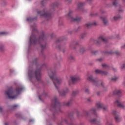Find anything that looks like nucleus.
<instances>
[{"mask_svg": "<svg viewBox=\"0 0 125 125\" xmlns=\"http://www.w3.org/2000/svg\"><path fill=\"white\" fill-rule=\"evenodd\" d=\"M87 81L91 82L93 84L96 85V86H99L101 85L103 87H104V83L101 81H99L97 78L93 79L92 76H90L87 78Z\"/></svg>", "mask_w": 125, "mask_h": 125, "instance_id": "7", "label": "nucleus"}, {"mask_svg": "<svg viewBox=\"0 0 125 125\" xmlns=\"http://www.w3.org/2000/svg\"><path fill=\"white\" fill-rule=\"evenodd\" d=\"M37 13L40 15V16H43V17L46 18L47 20L51 19V18L52 17L51 14L49 13L48 12H46V9H44L43 11H38Z\"/></svg>", "mask_w": 125, "mask_h": 125, "instance_id": "8", "label": "nucleus"}, {"mask_svg": "<svg viewBox=\"0 0 125 125\" xmlns=\"http://www.w3.org/2000/svg\"><path fill=\"white\" fill-rule=\"evenodd\" d=\"M10 72L11 73H13V72H14V70H13V69H10Z\"/></svg>", "mask_w": 125, "mask_h": 125, "instance_id": "44", "label": "nucleus"}, {"mask_svg": "<svg viewBox=\"0 0 125 125\" xmlns=\"http://www.w3.org/2000/svg\"><path fill=\"white\" fill-rule=\"evenodd\" d=\"M97 25V23L96 22L91 23V22H88L85 24V27L86 28H90V27H92V26H96Z\"/></svg>", "mask_w": 125, "mask_h": 125, "instance_id": "17", "label": "nucleus"}, {"mask_svg": "<svg viewBox=\"0 0 125 125\" xmlns=\"http://www.w3.org/2000/svg\"><path fill=\"white\" fill-rule=\"evenodd\" d=\"M87 0V1H92V0Z\"/></svg>", "mask_w": 125, "mask_h": 125, "instance_id": "51", "label": "nucleus"}, {"mask_svg": "<svg viewBox=\"0 0 125 125\" xmlns=\"http://www.w3.org/2000/svg\"><path fill=\"white\" fill-rule=\"evenodd\" d=\"M37 62H38V59L37 58L35 59L32 62L33 65H34V64H35V65H37Z\"/></svg>", "mask_w": 125, "mask_h": 125, "instance_id": "29", "label": "nucleus"}, {"mask_svg": "<svg viewBox=\"0 0 125 125\" xmlns=\"http://www.w3.org/2000/svg\"><path fill=\"white\" fill-rule=\"evenodd\" d=\"M31 28H32L33 31L32 35L30 37L29 45L39 43V44L41 45L42 50L45 49L46 46V44L45 43L46 36L44 35V33L43 32H42V36L37 40V35H39V31H38V29H37V24H36V23H34V25H32Z\"/></svg>", "mask_w": 125, "mask_h": 125, "instance_id": "1", "label": "nucleus"}, {"mask_svg": "<svg viewBox=\"0 0 125 125\" xmlns=\"http://www.w3.org/2000/svg\"><path fill=\"white\" fill-rule=\"evenodd\" d=\"M119 1H120V0H114L113 1V5L116 6L117 4L119 3Z\"/></svg>", "mask_w": 125, "mask_h": 125, "instance_id": "26", "label": "nucleus"}, {"mask_svg": "<svg viewBox=\"0 0 125 125\" xmlns=\"http://www.w3.org/2000/svg\"><path fill=\"white\" fill-rule=\"evenodd\" d=\"M58 48H59V49H60V50H62L63 52H64V49H62V48H63V46H62V45L59 46Z\"/></svg>", "mask_w": 125, "mask_h": 125, "instance_id": "30", "label": "nucleus"}, {"mask_svg": "<svg viewBox=\"0 0 125 125\" xmlns=\"http://www.w3.org/2000/svg\"><path fill=\"white\" fill-rule=\"evenodd\" d=\"M61 104L58 102L57 101V98L55 97L53 100H52L51 107H52L53 110H54V112L53 113V116L57 114L58 112H60L62 113V111L60 108Z\"/></svg>", "mask_w": 125, "mask_h": 125, "instance_id": "6", "label": "nucleus"}, {"mask_svg": "<svg viewBox=\"0 0 125 125\" xmlns=\"http://www.w3.org/2000/svg\"><path fill=\"white\" fill-rule=\"evenodd\" d=\"M118 80V77H113L111 78V81H114V82H116Z\"/></svg>", "mask_w": 125, "mask_h": 125, "instance_id": "34", "label": "nucleus"}, {"mask_svg": "<svg viewBox=\"0 0 125 125\" xmlns=\"http://www.w3.org/2000/svg\"><path fill=\"white\" fill-rule=\"evenodd\" d=\"M71 59H74V57L71 56Z\"/></svg>", "mask_w": 125, "mask_h": 125, "instance_id": "53", "label": "nucleus"}, {"mask_svg": "<svg viewBox=\"0 0 125 125\" xmlns=\"http://www.w3.org/2000/svg\"><path fill=\"white\" fill-rule=\"evenodd\" d=\"M29 122L31 123V122H34L33 120H30Z\"/></svg>", "mask_w": 125, "mask_h": 125, "instance_id": "50", "label": "nucleus"}, {"mask_svg": "<svg viewBox=\"0 0 125 125\" xmlns=\"http://www.w3.org/2000/svg\"><path fill=\"white\" fill-rule=\"evenodd\" d=\"M28 75L30 80L32 79H34L36 78L37 81H40L41 80V69L37 68L36 71L34 72V69L33 68L29 66V70L28 72Z\"/></svg>", "mask_w": 125, "mask_h": 125, "instance_id": "5", "label": "nucleus"}, {"mask_svg": "<svg viewBox=\"0 0 125 125\" xmlns=\"http://www.w3.org/2000/svg\"><path fill=\"white\" fill-rule=\"evenodd\" d=\"M85 92L86 93H89V89H86L85 90Z\"/></svg>", "mask_w": 125, "mask_h": 125, "instance_id": "41", "label": "nucleus"}, {"mask_svg": "<svg viewBox=\"0 0 125 125\" xmlns=\"http://www.w3.org/2000/svg\"><path fill=\"white\" fill-rule=\"evenodd\" d=\"M48 74L51 80L53 82L56 88L58 90L59 89V85L62 83L61 78L57 77L56 72L55 71H52L51 69L48 70Z\"/></svg>", "mask_w": 125, "mask_h": 125, "instance_id": "3", "label": "nucleus"}, {"mask_svg": "<svg viewBox=\"0 0 125 125\" xmlns=\"http://www.w3.org/2000/svg\"><path fill=\"white\" fill-rule=\"evenodd\" d=\"M32 20H34V19H32L31 18H28L27 19V21H32Z\"/></svg>", "mask_w": 125, "mask_h": 125, "instance_id": "39", "label": "nucleus"}, {"mask_svg": "<svg viewBox=\"0 0 125 125\" xmlns=\"http://www.w3.org/2000/svg\"><path fill=\"white\" fill-rule=\"evenodd\" d=\"M95 72H96V73H97V74H101L102 75H106L107 74V73L106 72L100 70H96Z\"/></svg>", "mask_w": 125, "mask_h": 125, "instance_id": "20", "label": "nucleus"}, {"mask_svg": "<svg viewBox=\"0 0 125 125\" xmlns=\"http://www.w3.org/2000/svg\"><path fill=\"white\" fill-rule=\"evenodd\" d=\"M87 101H88V102H89L91 101V100L90 99H88Z\"/></svg>", "mask_w": 125, "mask_h": 125, "instance_id": "48", "label": "nucleus"}, {"mask_svg": "<svg viewBox=\"0 0 125 125\" xmlns=\"http://www.w3.org/2000/svg\"><path fill=\"white\" fill-rule=\"evenodd\" d=\"M7 35V33L6 32H0V37H1V36H6Z\"/></svg>", "mask_w": 125, "mask_h": 125, "instance_id": "27", "label": "nucleus"}, {"mask_svg": "<svg viewBox=\"0 0 125 125\" xmlns=\"http://www.w3.org/2000/svg\"><path fill=\"white\" fill-rule=\"evenodd\" d=\"M102 67H103V68H105V69H109V66H108L107 65L105 64H103L102 65Z\"/></svg>", "mask_w": 125, "mask_h": 125, "instance_id": "28", "label": "nucleus"}, {"mask_svg": "<svg viewBox=\"0 0 125 125\" xmlns=\"http://www.w3.org/2000/svg\"><path fill=\"white\" fill-rule=\"evenodd\" d=\"M97 94L98 96H99V95H100V92H98Z\"/></svg>", "mask_w": 125, "mask_h": 125, "instance_id": "47", "label": "nucleus"}, {"mask_svg": "<svg viewBox=\"0 0 125 125\" xmlns=\"http://www.w3.org/2000/svg\"><path fill=\"white\" fill-rule=\"evenodd\" d=\"M42 53V50L41 51Z\"/></svg>", "mask_w": 125, "mask_h": 125, "instance_id": "58", "label": "nucleus"}, {"mask_svg": "<svg viewBox=\"0 0 125 125\" xmlns=\"http://www.w3.org/2000/svg\"><path fill=\"white\" fill-rule=\"evenodd\" d=\"M72 104V101H69L67 103L64 104L66 106H70Z\"/></svg>", "mask_w": 125, "mask_h": 125, "instance_id": "31", "label": "nucleus"}, {"mask_svg": "<svg viewBox=\"0 0 125 125\" xmlns=\"http://www.w3.org/2000/svg\"><path fill=\"white\" fill-rule=\"evenodd\" d=\"M68 88H65V90H62L61 91H59V93L61 96H65L66 95V93L68 92Z\"/></svg>", "mask_w": 125, "mask_h": 125, "instance_id": "15", "label": "nucleus"}, {"mask_svg": "<svg viewBox=\"0 0 125 125\" xmlns=\"http://www.w3.org/2000/svg\"><path fill=\"white\" fill-rule=\"evenodd\" d=\"M96 106L98 110L102 109L103 108L104 111H107V106H103V104L101 103V102L97 103L96 104Z\"/></svg>", "mask_w": 125, "mask_h": 125, "instance_id": "12", "label": "nucleus"}, {"mask_svg": "<svg viewBox=\"0 0 125 125\" xmlns=\"http://www.w3.org/2000/svg\"><path fill=\"white\" fill-rule=\"evenodd\" d=\"M55 6H57V4H54V5H53V7H55Z\"/></svg>", "mask_w": 125, "mask_h": 125, "instance_id": "49", "label": "nucleus"}, {"mask_svg": "<svg viewBox=\"0 0 125 125\" xmlns=\"http://www.w3.org/2000/svg\"><path fill=\"white\" fill-rule=\"evenodd\" d=\"M101 19H102L103 22H104V25H107V24H108V20H107V19H106V18H104V17H101Z\"/></svg>", "mask_w": 125, "mask_h": 125, "instance_id": "22", "label": "nucleus"}, {"mask_svg": "<svg viewBox=\"0 0 125 125\" xmlns=\"http://www.w3.org/2000/svg\"><path fill=\"white\" fill-rule=\"evenodd\" d=\"M84 4L83 2H79L78 5V10H79V11H81V10H82V11H83Z\"/></svg>", "mask_w": 125, "mask_h": 125, "instance_id": "18", "label": "nucleus"}, {"mask_svg": "<svg viewBox=\"0 0 125 125\" xmlns=\"http://www.w3.org/2000/svg\"><path fill=\"white\" fill-rule=\"evenodd\" d=\"M112 114L114 116V119L116 123H120V122L122 121V117L119 112H117L116 110H114L112 112Z\"/></svg>", "mask_w": 125, "mask_h": 125, "instance_id": "11", "label": "nucleus"}, {"mask_svg": "<svg viewBox=\"0 0 125 125\" xmlns=\"http://www.w3.org/2000/svg\"><path fill=\"white\" fill-rule=\"evenodd\" d=\"M23 89H24V87L21 86L17 87L15 90H13L12 87H10L5 92V94L9 99H15L21 93V91Z\"/></svg>", "mask_w": 125, "mask_h": 125, "instance_id": "2", "label": "nucleus"}, {"mask_svg": "<svg viewBox=\"0 0 125 125\" xmlns=\"http://www.w3.org/2000/svg\"><path fill=\"white\" fill-rule=\"evenodd\" d=\"M61 41H62V39H59L57 40L56 43H58V42H61Z\"/></svg>", "mask_w": 125, "mask_h": 125, "instance_id": "37", "label": "nucleus"}, {"mask_svg": "<svg viewBox=\"0 0 125 125\" xmlns=\"http://www.w3.org/2000/svg\"><path fill=\"white\" fill-rule=\"evenodd\" d=\"M72 15H73V11L70 10L69 11V13L66 16V17L68 19H70L71 21L73 22H77V23L80 22V21L82 20V17H76V18H74L72 16Z\"/></svg>", "mask_w": 125, "mask_h": 125, "instance_id": "9", "label": "nucleus"}, {"mask_svg": "<svg viewBox=\"0 0 125 125\" xmlns=\"http://www.w3.org/2000/svg\"><path fill=\"white\" fill-rule=\"evenodd\" d=\"M114 71H116V69L114 68L113 69Z\"/></svg>", "mask_w": 125, "mask_h": 125, "instance_id": "56", "label": "nucleus"}, {"mask_svg": "<svg viewBox=\"0 0 125 125\" xmlns=\"http://www.w3.org/2000/svg\"><path fill=\"white\" fill-rule=\"evenodd\" d=\"M71 80L72 83H76L77 82H79V81L80 80V77L73 76L71 78Z\"/></svg>", "mask_w": 125, "mask_h": 125, "instance_id": "14", "label": "nucleus"}, {"mask_svg": "<svg viewBox=\"0 0 125 125\" xmlns=\"http://www.w3.org/2000/svg\"><path fill=\"white\" fill-rule=\"evenodd\" d=\"M68 84H69V85H71V83H70V82H68Z\"/></svg>", "mask_w": 125, "mask_h": 125, "instance_id": "55", "label": "nucleus"}, {"mask_svg": "<svg viewBox=\"0 0 125 125\" xmlns=\"http://www.w3.org/2000/svg\"><path fill=\"white\" fill-rule=\"evenodd\" d=\"M91 53H92L93 54H94V55H95L96 54V53H97V51H91Z\"/></svg>", "mask_w": 125, "mask_h": 125, "instance_id": "40", "label": "nucleus"}, {"mask_svg": "<svg viewBox=\"0 0 125 125\" xmlns=\"http://www.w3.org/2000/svg\"><path fill=\"white\" fill-rule=\"evenodd\" d=\"M5 125H7V123H5Z\"/></svg>", "mask_w": 125, "mask_h": 125, "instance_id": "57", "label": "nucleus"}, {"mask_svg": "<svg viewBox=\"0 0 125 125\" xmlns=\"http://www.w3.org/2000/svg\"><path fill=\"white\" fill-rule=\"evenodd\" d=\"M66 2H67V3H71V2L72 1V0H64Z\"/></svg>", "mask_w": 125, "mask_h": 125, "instance_id": "38", "label": "nucleus"}, {"mask_svg": "<svg viewBox=\"0 0 125 125\" xmlns=\"http://www.w3.org/2000/svg\"><path fill=\"white\" fill-rule=\"evenodd\" d=\"M123 1H125V0H123Z\"/></svg>", "mask_w": 125, "mask_h": 125, "instance_id": "59", "label": "nucleus"}, {"mask_svg": "<svg viewBox=\"0 0 125 125\" xmlns=\"http://www.w3.org/2000/svg\"><path fill=\"white\" fill-rule=\"evenodd\" d=\"M116 54H119V53L118 52H115Z\"/></svg>", "mask_w": 125, "mask_h": 125, "instance_id": "54", "label": "nucleus"}, {"mask_svg": "<svg viewBox=\"0 0 125 125\" xmlns=\"http://www.w3.org/2000/svg\"><path fill=\"white\" fill-rule=\"evenodd\" d=\"M93 42L96 44H100L101 42H104V43H106V42H108V40H107L106 38H104L102 36H101L99 37L98 40H94Z\"/></svg>", "mask_w": 125, "mask_h": 125, "instance_id": "10", "label": "nucleus"}, {"mask_svg": "<svg viewBox=\"0 0 125 125\" xmlns=\"http://www.w3.org/2000/svg\"><path fill=\"white\" fill-rule=\"evenodd\" d=\"M121 69H125V64H123V65L121 67Z\"/></svg>", "mask_w": 125, "mask_h": 125, "instance_id": "42", "label": "nucleus"}, {"mask_svg": "<svg viewBox=\"0 0 125 125\" xmlns=\"http://www.w3.org/2000/svg\"><path fill=\"white\" fill-rule=\"evenodd\" d=\"M2 112V107L0 106V113H1Z\"/></svg>", "mask_w": 125, "mask_h": 125, "instance_id": "43", "label": "nucleus"}, {"mask_svg": "<svg viewBox=\"0 0 125 125\" xmlns=\"http://www.w3.org/2000/svg\"><path fill=\"white\" fill-rule=\"evenodd\" d=\"M18 106V104H15L12 106V109H15V108H17Z\"/></svg>", "mask_w": 125, "mask_h": 125, "instance_id": "35", "label": "nucleus"}, {"mask_svg": "<svg viewBox=\"0 0 125 125\" xmlns=\"http://www.w3.org/2000/svg\"><path fill=\"white\" fill-rule=\"evenodd\" d=\"M84 50H85V49H84V47L81 46L80 47V52H81V53H83Z\"/></svg>", "mask_w": 125, "mask_h": 125, "instance_id": "23", "label": "nucleus"}, {"mask_svg": "<svg viewBox=\"0 0 125 125\" xmlns=\"http://www.w3.org/2000/svg\"><path fill=\"white\" fill-rule=\"evenodd\" d=\"M125 47V44L122 47V48H124Z\"/></svg>", "mask_w": 125, "mask_h": 125, "instance_id": "52", "label": "nucleus"}, {"mask_svg": "<svg viewBox=\"0 0 125 125\" xmlns=\"http://www.w3.org/2000/svg\"><path fill=\"white\" fill-rule=\"evenodd\" d=\"M0 50H1V51H3V50H4V46L0 45Z\"/></svg>", "mask_w": 125, "mask_h": 125, "instance_id": "33", "label": "nucleus"}, {"mask_svg": "<svg viewBox=\"0 0 125 125\" xmlns=\"http://www.w3.org/2000/svg\"><path fill=\"white\" fill-rule=\"evenodd\" d=\"M78 113H79V111H78Z\"/></svg>", "mask_w": 125, "mask_h": 125, "instance_id": "61", "label": "nucleus"}, {"mask_svg": "<svg viewBox=\"0 0 125 125\" xmlns=\"http://www.w3.org/2000/svg\"><path fill=\"white\" fill-rule=\"evenodd\" d=\"M113 94H115V95L121 96L122 94V92H121V90H115L113 91Z\"/></svg>", "mask_w": 125, "mask_h": 125, "instance_id": "21", "label": "nucleus"}, {"mask_svg": "<svg viewBox=\"0 0 125 125\" xmlns=\"http://www.w3.org/2000/svg\"><path fill=\"white\" fill-rule=\"evenodd\" d=\"M122 18V17H121V16H115L114 17V21H117V20H119V19Z\"/></svg>", "mask_w": 125, "mask_h": 125, "instance_id": "24", "label": "nucleus"}, {"mask_svg": "<svg viewBox=\"0 0 125 125\" xmlns=\"http://www.w3.org/2000/svg\"><path fill=\"white\" fill-rule=\"evenodd\" d=\"M115 105H117L118 107H120V108H122V109H125V106L124 105V104H122L121 102H120V100H117L114 102Z\"/></svg>", "mask_w": 125, "mask_h": 125, "instance_id": "13", "label": "nucleus"}, {"mask_svg": "<svg viewBox=\"0 0 125 125\" xmlns=\"http://www.w3.org/2000/svg\"><path fill=\"white\" fill-rule=\"evenodd\" d=\"M84 116H88L89 114V113H93L95 117L93 119H89V122L91 123V124H94V125H100V118L98 117L97 114H96V109L93 108L89 111H84L83 112Z\"/></svg>", "mask_w": 125, "mask_h": 125, "instance_id": "4", "label": "nucleus"}, {"mask_svg": "<svg viewBox=\"0 0 125 125\" xmlns=\"http://www.w3.org/2000/svg\"><path fill=\"white\" fill-rule=\"evenodd\" d=\"M107 54H108V55L110 54L111 55H112V54H114V52H113L112 51H111L110 52H105L104 55H107Z\"/></svg>", "mask_w": 125, "mask_h": 125, "instance_id": "25", "label": "nucleus"}, {"mask_svg": "<svg viewBox=\"0 0 125 125\" xmlns=\"http://www.w3.org/2000/svg\"><path fill=\"white\" fill-rule=\"evenodd\" d=\"M46 96H47V93H45V92H43L42 95L39 96V98L40 100H42V99H43V98H45Z\"/></svg>", "mask_w": 125, "mask_h": 125, "instance_id": "19", "label": "nucleus"}, {"mask_svg": "<svg viewBox=\"0 0 125 125\" xmlns=\"http://www.w3.org/2000/svg\"><path fill=\"white\" fill-rule=\"evenodd\" d=\"M77 45H79V42L71 43L69 45V47L71 49H76V46H77Z\"/></svg>", "mask_w": 125, "mask_h": 125, "instance_id": "16", "label": "nucleus"}, {"mask_svg": "<svg viewBox=\"0 0 125 125\" xmlns=\"http://www.w3.org/2000/svg\"><path fill=\"white\" fill-rule=\"evenodd\" d=\"M119 12H123V10H122V9H119Z\"/></svg>", "mask_w": 125, "mask_h": 125, "instance_id": "46", "label": "nucleus"}, {"mask_svg": "<svg viewBox=\"0 0 125 125\" xmlns=\"http://www.w3.org/2000/svg\"><path fill=\"white\" fill-rule=\"evenodd\" d=\"M98 61H99V62H101V61H102V59L100 58L98 59Z\"/></svg>", "mask_w": 125, "mask_h": 125, "instance_id": "45", "label": "nucleus"}, {"mask_svg": "<svg viewBox=\"0 0 125 125\" xmlns=\"http://www.w3.org/2000/svg\"><path fill=\"white\" fill-rule=\"evenodd\" d=\"M77 94H78V92H77V91H73L72 92V95L73 96H75V95H77Z\"/></svg>", "mask_w": 125, "mask_h": 125, "instance_id": "36", "label": "nucleus"}, {"mask_svg": "<svg viewBox=\"0 0 125 125\" xmlns=\"http://www.w3.org/2000/svg\"><path fill=\"white\" fill-rule=\"evenodd\" d=\"M43 66H45V65H43Z\"/></svg>", "mask_w": 125, "mask_h": 125, "instance_id": "60", "label": "nucleus"}, {"mask_svg": "<svg viewBox=\"0 0 125 125\" xmlns=\"http://www.w3.org/2000/svg\"><path fill=\"white\" fill-rule=\"evenodd\" d=\"M85 36H86V33H84L81 34V37L82 39H83V38H84L85 37Z\"/></svg>", "mask_w": 125, "mask_h": 125, "instance_id": "32", "label": "nucleus"}]
</instances>
